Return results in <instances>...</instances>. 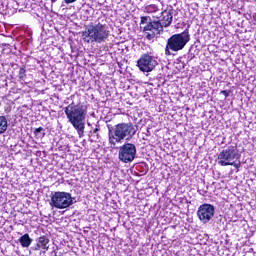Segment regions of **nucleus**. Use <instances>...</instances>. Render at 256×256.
Instances as JSON below:
<instances>
[{"label": "nucleus", "instance_id": "obj_1", "mask_svg": "<svg viewBox=\"0 0 256 256\" xmlns=\"http://www.w3.org/2000/svg\"><path fill=\"white\" fill-rule=\"evenodd\" d=\"M64 113L71 125L77 131L78 137L81 139L85 136V119L87 117V108L83 105H75L71 103L64 108Z\"/></svg>", "mask_w": 256, "mask_h": 256}, {"label": "nucleus", "instance_id": "obj_10", "mask_svg": "<svg viewBox=\"0 0 256 256\" xmlns=\"http://www.w3.org/2000/svg\"><path fill=\"white\" fill-rule=\"evenodd\" d=\"M197 215L202 223H209L215 217V206L211 204H202L199 206Z\"/></svg>", "mask_w": 256, "mask_h": 256}, {"label": "nucleus", "instance_id": "obj_6", "mask_svg": "<svg viewBox=\"0 0 256 256\" xmlns=\"http://www.w3.org/2000/svg\"><path fill=\"white\" fill-rule=\"evenodd\" d=\"M237 159H239V152H237V148L230 146L219 153L218 165H221V167H227L228 165L239 167V164H235Z\"/></svg>", "mask_w": 256, "mask_h": 256}, {"label": "nucleus", "instance_id": "obj_2", "mask_svg": "<svg viewBox=\"0 0 256 256\" xmlns=\"http://www.w3.org/2000/svg\"><path fill=\"white\" fill-rule=\"evenodd\" d=\"M137 125L131 122L119 123L114 126L112 130H109V143L110 145H117V143H123L124 139L126 141H131L132 137H135L138 131Z\"/></svg>", "mask_w": 256, "mask_h": 256}, {"label": "nucleus", "instance_id": "obj_14", "mask_svg": "<svg viewBox=\"0 0 256 256\" xmlns=\"http://www.w3.org/2000/svg\"><path fill=\"white\" fill-rule=\"evenodd\" d=\"M9 123L7 122V117L0 116V135H3L7 131Z\"/></svg>", "mask_w": 256, "mask_h": 256}, {"label": "nucleus", "instance_id": "obj_21", "mask_svg": "<svg viewBox=\"0 0 256 256\" xmlns=\"http://www.w3.org/2000/svg\"><path fill=\"white\" fill-rule=\"evenodd\" d=\"M99 132V128H95L94 130H93V133L94 134H96V133H98Z\"/></svg>", "mask_w": 256, "mask_h": 256}, {"label": "nucleus", "instance_id": "obj_19", "mask_svg": "<svg viewBox=\"0 0 256 256\" xmlns=\"http://www.w3.org/2000/svg\"><path fill=\"white\" fill-rule=\"evenodd\" d=\"M221 94L224 95L225 97H229V93L227 92V90H222Z\"/></svg>", "mask_w": 256, "mask_h": 256}, {"label": "nucleus", "instance_id": "obj_3", "mask_svg": "<svg viewBox=\"0 0 256 256\" xmlns=\"http://www.w3.org/2000/svg\"><path fill=\"white\" fill-rule=\"evenodd\" d=\"M82 37L86 43H105L109 39V26L98 22L95 25L89 26L82 33Z\"/></svg>", "mask_w": 256, "mask_h": 256}, {"label": "nucleus", "instance_id": "obj_15", "mask_svg": "<svg viewBox=\"0 0 256 256\" xmlns=\"http://www.w3.org/2000/svg\"><path fill=\"white\" fill-rule=\"evenodd\" d=\"M157 11H159V6H157V4H150L144 8V12L149 14L157 13Z\"/></svg>", "mask_w": 256, "mask_h": 256}, {"label": "nucleus", "instance_id": "obj_9", "mask_svg": "<svg viewBox=\"0 0 256 256\" xmlns=\"http://www.w3.org/2000/svg\"><path fill=\"white\" fill-rule=\"evenodd\" d=\"M137 65L143 73H151L159 65V62L157 61V57L151 54H143L137 61Z\"/></svg>", "mask_w": 256, "mask_h": 256}, {"label": "nucleus", "instance_id": "obj_7", "mask_svg": "<svg viewBox=\"0 0 256 256\" xmlns=\"http://www.w3.org/2000/svg\"><path fill=\"white\" fill-rule=\"evenodd\" d=\"M50 205L56 209H67L73 205V197L68 192H55L51 197Z\"/></svg>", "mask_w": 256, "mask_h": 256}, {"label": "nucleus", "instance_id": "obj_17", "mask_svg": "<svg viewBox=\"0 0 256 256\" xmlns=\"http://www.w3.org/2000/svg\"><path fill=\"white\" fill-rule=\"evenodd\" d=\"M3 53H11V44H1Z\"/></svg>", "mask_w": 256, "mask_h": 256}, {"label": "nucleus", "instance_id": "obj_11", "mask_svg": "<svg viewBox=\"0 0 256 256\" xmlns=\"http://www.w3.org/2000/svg\"><path fill=\"white\" fill-rule=\"evenodd\" d=\"M156 19H158L157 21H160L162 29L163 27H169L171 23H173V10L162 11L160 16H157Z\"/></svg>", "mask_w": 256, "mask_h": 256}, {"label": "nucleus", "instance_id": "obj_18", "mask_svg": "<svg viewBox=\"0 0 256 256\" xmlns=\"http://www.w3.org/2000/svg\"><path fill=\"white\" fill-rule=\"evenodd\" d=\"M19 79H25V68H20Z\"/></svg>", "mask_w": 256, "mask_h": 256}, {"label": "nucleus", "instance_id": "obj_8", "mask_svg": "<svg viewBox=\"0 0 256 256\" xmlns=\"http://www.w3.org/2000/svg\"><path fill=\"white\" fill-rule=\"evenodd\" d=\"M137 155V146L133 143H125L119 147L118 159L122 163H132L135 161V156Z\"/></svg>", "mask_w": 256, "mask_h": 256}, {"label": "nucleus", "instance_id": "obj_4", "mask_svg": "<svg viewBox=\"0 0 256 256\" xmlns=\"http://www.w3.org/2000/svg\"><path fill=\"white\" fill-rule=\"evenodd\" d=\"M191 41V35H189V30L185 29L179 34H174L168 38L165 48V55H173L171 51L177 53V51H183L185 45Z\"/></svg>", "mask_w": 256, "mask_h": 256}, {"label": "nucleus", "instance_id": "obj_5", "mask_svg": "<svg viewBox=\"0 0 256 256\" xmlns=\"http://www.w3.org/2000/svg\"><path fill=\"white\" fill-rule=\"evenodd\" d=\"M140 19V25L148 41H153L157 35L163 33V25H161L160 21H151L149 16H142Z\"/></svg>", "mask_w": 256, "mask_h": 256}, {"label": "nucleus", "instance_id": "obj_16", "mask_svg": "<svg viewBox=\"0 0 256 256\" xmlns=\"http://www.w3.org/2000/svg\"><path fill=\"white\" fill-rule=\"evenodd\" d=\"M34 135L36 139H43L45 137V128L39 127L34 130Z\"/></svg>", "mask_w": 256, "mask_h": 256}, {"label": "nucleus", "instance_id": "obj_20", "mask_svg": "<svg viewBox=\"0 0 256 256\" xmlns=\"http://www.w3.org/2000/svg\"><path fill=\"white\" fill-rule=\"evenodd\" d=\"M75 1H77V0H64V2L67 3L68 5L71 3H75Z\"/></svg>", "mask_w": 256, "mask_h": 256}, {"label": "nucleus", "instance_id": "obj_12", "mask_svg": "<svg viewBox=\"0 0 256 256\" xmlns=\"http://www.w3.org/2000/svg\"><path fill=\"white\" fill-rule=\"evenodd\" d=\"M31 251H41L47 253L49 251V238L47 236H41L37 239L36 245L32 246Z\"/></svg>", "mask_w": 256, "mask_h": 256}, {"label": "nucleus", "instance_id": "obj_13", "mask_svg": "<svg viewBox=\"0 0 256 256\" xmlns=\"http://www.w3.org/2000/svg\"><path fill=\"white\" fill-rule=\"evenodd\" d=\"M19 243L24 248L31 247V244L33 243V239H31L29 234H24L19 238Z\"/></svg>", "mask_w": 256, "mask_h": 256}, {"label": "nucleus", "instance_id": "obj_22", "mask_svg": "<svg viewBox=\"0 0 256 256\" xmlns=\"http://www.w3.org/2000/svg\"><path fill=\"white\" fill-rule=\"evenodd\" d=\"M51 3H57V0H51Z\"/></svg>", "mask_w": 256, "mask_h": 256}]
</instances>
